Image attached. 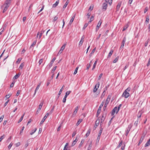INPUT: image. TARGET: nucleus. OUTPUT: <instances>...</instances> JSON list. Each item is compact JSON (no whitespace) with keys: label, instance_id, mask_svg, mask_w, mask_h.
Listing matches in <instances>:
<instances>
[{"label":"nucleus","instance_id":"obj_1","mask_svg":"<svg viewBox=\"0 0 150 150\" xmlns=\"http://www.w3.org/2000/svg\"><path fill=\"white\" fill-rule=\"evenodd\" d=\"M11 0H6L3 5L2 8H4L3 13H4L5 11H6L7 9H8V7L10 5L11 1Z\"/></svg>","mask_w":150,"mask_h":150},{"label":"nucleus","instance_id":"obj_2","mask_svg":"<svg viewBox=\"0 0 150 150\" xmlns=\"http://www.w3.org/2000/svg\"><path fill=\"white\" fill-rule=\"evenodd\" d=\"M104 102H102L101 104L100 105V106L98 108V110L97 111V114H96L97 117H98L99 116V115L100 114V112L101 110V108L102 107V106H103V105H104Z\"/></svg>","mask_w":150,"mask_h":150},{"label":"nucleus","instance_id":"obj_3","mask_svg":"<svg viewBox=\"0 0 150 150\" xmlns=\"http://www.w3.org/2000/svg\"><path fill=\"white\" fill-rule=\"evenodd\" d=\"M111 96L110 95H108V96L106 100L105 103V104L104 105V108H106L108 105V104L109 103V102L110 98H111Z\"/></svg>","mask_w":150,"mask_h":150},{"label":"nucleus","instance_id":"obj_4","mask_svg":"<svg viewBox=\"0 0 150 150\" xmlns=\"http://www.w3.org/2000/svg\"><path fill=\"white\" fill-rule=\"evenodd\" d=\"M129 96V94L126 91H125L123 93L122 96L124 97L125 98H127Z\"/></svg>","mask_w":150,"mask_h":150},{"label":"nucleus","instance_id":"obj_5","mask_svg":"<svg viewBox=\"0 0 150 150\" xmlns=\"http://www.w3.org/2000/svg\"><path fill=\"white\" fill-rule=\"evenodd\" d=\"M102 9L103 11H105L107 9L108 7V3H103V4Z\"/></svg>","mask_w":150,"mask_h":150},{"label":"nucleus","instance_id":"obj_6","mask_svg":"<svg viewBox=\"0 0 150 150\" xmlns=\"http://www.w3.org/2000/svg\"><path fill=\"white\" fill-rule=\"evenodd\" d=\"M102 22V21H101V20H100L96 27V32L98 30H99V28L100 26V25H101Z\"/></svg>","mask_w":150,"mask_h":150},{"label":"nucleus","instance_id":"obj_7","mask_svg":"<svg viewBox=\"0 0 150 150\" xmlns=\"http://www.w3.org/2000/svg\"><path fill=\"white\" fill-rule=\"evenodd\" d=\"M100 122V120L98 119L96 121V123L94 126V129H95L97 126H98Z\"/></svg>","mask_w":150,"mask_h":150},{"label":"nucleus","instance_id":"obj_8","mask_svg":"<svg viewBox=\"0 0 150 150\" xmlns=\"http://www.w3.org/2000/svg\"><path fill=\"white\" fill-rule=\"evenodd\" d=\"M55 59H56V58L54 57L51 61L50 63V64H49V67L50 68L52 66V64H53V63H54V62L55 61Z\"/></svg>","mask_w":150,"mask_h":150},{"label":"nucleus","instance_id":"obj_9","mask_svg":"<svg viewBox=\"0 0 150 150\" xmlns=\"http://www.w3.org/2000/svg\"><path fill=\"white\" fill-rule=\"evenodd\" d=\"M78 110V107L77 106L76 107V108H75V110L73 112V114L72 115L73 116H75L76 115V113Z\"/></svg>","mask_w":150,"mask_h":150},{"label":"nucleus","instance_id":"obj_10","mask_svg":"<svg viewBox=\"0 0 150 150\" xmlns=\"http://www.w3.org/2000/svg\"><path fill=\"white\" fill-rule=\"evenodd\" d=\"M40 84H41L40 83H39V84H38V85L37 86V87L35 91V92H34V94L33 95L34 96L35 95L36 91L39 89L40 88Z\"/></svg>","mask_w":150,"mask_h":150},{"label":"nucleus","instance_id":"obj_11","mask_svg":"<svg viewBox=\"0 0 150 150\" xmlns=\"http://www.w3.org/2000/svg\"><path fill=\"white\" fill-rule=\"evenodd\" d=\"M105 117H104L103 115L102 117H99L98 118V119L101 120V123H102L105 120Z\"/></svg>","mask_w":150,"mask_h":150},{"label":"nucleus","instance_id":"obj_12","mask_svg":"<svg viewBox=\"0 0 150 150\" xmlns=\"http://www.w3.org/2000/svg\"><path fill=\"white\" fill-rule=\"evenodd\" d=\"M92 141H91L87 148V150H90L92 147Z\"/></svg>","mask_w":150,"mask_h":150},{"label":"nucleus","instance_id":"obj_13","mask_svg":"<svg viewBox=\"0 0 150 150\" xmlns=\"http://www.w3.org/2000/svg\"><path fill=\"white\" fill-rule=\"evenodd\" d=\"M59 0H57L56 1L55 3L53 5V8H55L58 5L59 2Z\"/></svg>","mask_w":150,"mask_h":150},{"label":"nucleus","instance_id":"obj_14","mask_svg":"<svg viewBox=\"0 0 150 150\" xmlns=\"http://www.w3.org/2000/svg\"><path fill=\"white\" fill-rule=\"evenodd\" d=\"M75 14H74V16L72 17L71 18V19L69 23V24L70 25H71L72 24V23L73 22V21L74 20V18H75Z\"/></svg>","mask_w":150,"mask_h":150},{"label":"nucleus","instance_id":"obj_15","mask_svg":"<svg viewBox=\"0 0 150 150\" xmlns=\"http://www.w3.org/2000/svg\"><path fill=\"white\" fill-rule=\"evenodd\" d=\"M84 142V140L83 139H82L80 144L79 145V148H80L81 146H83V143Z\"/></svg>","mask_w":150,"mask_h":150},{"label":"nucleus","instance_id":"obj_16","mask_svg":"<svg viewBox=\"0 0 150 150\" xmlns=\"http://www.w3.org/2000/svg\"><path fill=\"white\" fill-rule=\"evenodd\" d=\"M100 129L99 131V133L98 134V136H101V134L102 133V132H103V128L102 127H100Z\"/></svg>","mask_w":150,"mask_h":150},{"label":"nucleus","instance_id":"obj_17","mask_svg":"<svg viewBox=\"0 0 150 150\" xmlns=\"http://www.w3.org/2000/svg\"><path fill=\"white\" fill-rule=\"evenodd\" d=\"M69 145V143H67L66 144L65 146L64 147L63 150H68V146H67Z\"/></svg>","mask_w":150,"mask_h":150},{"label":"nucleus","instance_id":"obj_18","mask_svg":"<svg viewBox=\"0 0 150 150\" xmlns=\"http://www.w3.org/2000/svg\"><path fill=\"white\" fill-rule=\"evenodd\" d=\"M144 137H142L140 139V140L139 141V142L138 144V146H139L140 145V144L144 140Z\"/></svg>","mask_w":150,"mask_h":150},{"label":"nucleus","instance_id":"obj_19","mask_svg":"<svg viewBox=\"0 0 150 150\" xmlns=\"http://www.w3.org/2000/svg\"><path fill=\"white\" fill-rule=\"evenodd\" d=\"M149 145H150V138L149 139V140L146 143L145 145L144 146L145 147H146L148 146Z\"/></svg>","mask_w":150,"mask_h":150},{"label":"nucleus","instance_id":"obj_20","mask_svg":"<svg viewBox=\"0 0 150 150\" xmlns=\"http://www.w3.org/2000/svg\"><path fill=\"white\" fill-rule=\"evenodd\" d=\"M121 3H119L117 5V6L116 7V9H117V11H118L119 10L120 7L121 5Z\"/></svg>","mask_w":150,"mask_h":150},{"label":"nucleus","instance_id":"obj_21","mask_svg":"<svg viewBox=\"0 0 150 150\" xmlns=\"http://www.w3.org/2000/svg\"><path fill=\"white\" fill-rule=\"evenodd\" d=\"M126 38L125 37H124L123 38V40H122V41L121 43V45H124V44H125V43L126 41Z\"/></svg>","mask_w":150,"mask_h":150},{"label":"nucleus","instance_id":"obj_22","mask_svg":"<svg viewBox=\"0 0 150 150\" xmlns=\"http://www.w3.org/2000/svg\"><path fill=\"white\" fill-rule=\"evenodd\" d=\"M20 74L18 73L16 74V75L13 77V79H17L20 76Z\"/></svg>","mask_w":150,"mask_h":150},{"label":"nucleus","instance_id":"obj_23","mask_svg":"<svg viewBox=\"0 0 150 150\" xmlns=\"http://www.w3.org/2000/svg\"><path fill=\"white\" fill-rule=\"evenodd\" d=\"M25 114V113H24L21 116V118H20V119L18 121V123H20V122H21L22 120L23 119V117H24V116Z\"/></svg>","mask_w":150,"mask_h":150},{"label":"nucleus","instance_id":"obj_24","mask_svg":"<svg viewBox=\"0 0 150 150\" xmlns=\"http://www.w3.org/2000/svg\"><path fill=\"white\" fill-rule=\"evenodd\" d=\"M69 3V0H67L63 7V8L65 9L66 8V7L67 6V5H68V4Z\"/></svg>","mask_w":150,"mask_h":150},{"label":"nucleus","instance_id":"obj_25","mask_svg":"<svg viewBox=\"0 0 150 150\" xmlns=\"http://www.w3.org/2000/svg\"><path fill=\"white\" fill-rule=\"evenodd\" d=\"M113 51L112 50H110V52L108 54V58L110 57L112 55V53H113Z\"/></svg>","mask_w":150,"mask_h":150},{"label":"nucleus","instance_id":"obj_26","mask_svg":"<svg viewBox=\"0 0 150 150\" xmlns=\"http://www.w3.org/2000/svg\"><path fill=\"white\" fill-rule=\"evenodd\" d=\"M76 138L73 141L71 146V147L74 146L76 144L77 142V141H76Z\"/></svg>","mask_w":150,"mask_h":150},{"label":"nucleus","instance_id":"obj_27","mask_svg":"<svg viewBox=\"0 0 150 150\" xmlns=\"http://www.w3.org/2000/svg\"><path fill=\"white\" fill-rule=\"evenodd\" d=\"M71 92V91H67L64 96L67 98V96L69 95Z\"/></svg>","mask_w":150,"mask_h":150},{"label":"nucleus","instance_id":"obj_28","mask_svg":"<svg viewBox=\"0 0 150 150\" xmlns=\"http://www.w3.org/2000/svg\"><path fill=\"white\" fill-rule=\"evenodd\" d=\"M37 128H35L34 130H33L30 133V134L31 135H33L36 131Z\"/></svg>","mask_w":150,"mask_h":150},{"label":"nucleus","instance_id":"obj_29","mask_svg":"<svg viewBox=\"0 0 150 150\" xmlns=\"http://www.w3.org/2000/svg\"><path fill=\"white\" fill-rule=\"evenodd\" d=\"M84 41V40H81L80 42H79V47H81L82 45V44Z\"/></svg>","mask_w":150,"mask_h":150},{"label":"nucleus","instance_id":"obj_30","mask_svg":"<svg viewBox=\"0 0 150 150\" xmlns=\"http://www.w3.org/2000/svg\"><path fill=\"white\" fill-rule=\"evenodd\" d=\"M130 129L127 128L126 131L125 135L127 136Z\"/></svg>","mask_w":150,"mask_h":150},{"label":"nucleus","instance_id":"obj_31","mask_svg":"<svg viewBox=\"0 0 150 150\" xmlns=\"http://www.w3.org/2000/svg\"><path fill=\"white\" fill-rule=\"evenodd\" d=\"M46 119V116H44L43 119H42V120L40 122V124H42L43 122H44L45 119Z\"/></svg>","mask_w":150,"mask_h":150},{"label":"nucleus","instance_id":"obj_32","mask_svg":"<svg viewBox=\"0 0 150 150\" xmlns=\"http://www.w3.org/2000/svg\"><path fill=\"white\" fill-rule=\"evenodd\" d=\"M118 109L117 108V107H115L114 109L112 110H114L115 111L116 113L117 114L119 111H118Z\"/></svg>","mask_w":150,"mask_h":150},{"label":"nucleus","instance_id":"obj_33","mask_svg":"<svg viewBox=\"0 0 150 150\" xmlns=\"http://www.w3.org/2000/svg\"><path fill=\"white\" fill-rule=\"evenodd\" d=\"M66 45L67 44L66 43H64L62 47H61L60 50L63 51L65 48V47Z\"/></svg>","mask_w":150,"mask_h":150},{"label":"nucleus","instance_id":"obj_34","mask_svg":"<svg viewBox=\"0 0 150 150\" xmlns=\"http://www.w3.org/2000/svg\"><path fill=\"white\" fill-rule=\"evenodd\" d=\"M91 132V130L90 129L88 130L87 133L86 134V137H87L89 135Z\"/></svg>","mask_w":150,"mask_h":150},{"label":"nucleus","instance_id":"obj_35","mask_svg":"<svg viewBox=\"0 0 150 150\" xmlns=\"http://www.w3.org/2000/svg\"><path fill=\"white\" fill-rule=\"evenodd\" d=\"M82 119H79V120L77 121V123H76V125L77 126H78L82 121Z\"/></svg>","mask_w":150,"mask_h":150},{"label":"nucleus","instance_id":"obj_36","mask_svg":"<svg viewBox=\"0 0 150 150\" xmlns=\"http://www.w3.org/2000/svg\"><path fill=\"white\" fill-rule=\"evenodd\" d=\"M36 43V41H34L30 47V48H32Z\"/></svg>","mask_w":150,"mask_h":150},{"label":"nucleus","instance_id":"obj_37","mask_svg":"<svg viewBox=\"0 0 150 150\" xmlns=\"http://www.w3.org/2000/svg\"><path fill=\"white\" fill-rule=\"evenodd\" d=\"M97 61L96 60L95 62L93 65V67L92 69V70H93L94 69V68H95L96 64H97Z\"/></svg>","mask_w":150,"mask_h":150},{"label":"nucleus","instance_id":"obj_38","mask_svg":"<svg viewBox=\"0 0 150 150\" xmlns=\"http://www.w3.org/2000/svg\"><path fill=\"white\" fill-rule=\"evenodd\" d=\"M119 57L118 56H117V57H116L115 59L113 60V63H116L117 61H118V60L119 59Z\"/></svg>","mask_w":150,"mask_h":150},{"label":"nucleus","instance_id":"obj_39","mask_svg":"<svg viewBox=\"0 0 150 150\" xmlns=\"http://www.w3.org/2000/svg\"><path fill=\"white\" fill-rule=\"evenodd\" d=\"M94 16H91V17L89 21L88 22V23L91 22L93 20Z\"/></svg>","mask_w":150,"mask_h":150},{"label":"nucleus","instance_id":"obj_40","mask_svg":"<svg viewBox=\"0 0 150 150\" xmlns=\"http://www.w3.org/2000/svg\"><path fill=\"white\" fill-rule=\"evenodd\" d=\"M105 3H108L110 5H111L112 3V0H108L107 1V2H106Z\"/></svg>","mask_w":150,"mask_h":150},{"label":"nucleus","instance_id":"obj_41","mask_svg":"<svg viewBox=\"0 0 150 150\" xmlns=\"http://www.w3.org/2000/svg\"><path fill=\"white\" fill-rule=\"evenodd\" d=\"M119 142H120L119 144L118 145V146L117 147V148H119L122 145V140H120Z\"/></svg>","mask_w":150,"mask_h":150},{"label":"nucleus","instance_id":"obj_42","mask_svg":"<svg viewBox=\"0 0 150 150\" xmlns=\"http://www.w3.org/2000/svg\"><path fill=\"white\" fill-rule=\"evenodd\" d=\"M139 121L137 119L134 122V125L136 127H137V126L138 122Z\"/></svg>","mask_w":150,"mask_h":150},{"label":"nucleus","instance_id":"obj_43","mask_svg":"<svg viewBox=\"0 0 150 150\" xmlns=\"http://www.w3.org/2000/svg\"><path fill=\"white\" fill-rule=\"evenodd\" d=\"M78 69H79V67H76V69L75 70V71L74 73V74H76L77 73Z\"/></svg>","mask_w":150,"mask_h":150},{"label":"nucleus","instance_id":"obj_44","mask_svg":"<svg viewBox=\"0 0 150 150\" xmlns=\"http://www.w3.org/2000/svg\"><path fill=\"white\" fill-rule=\"evenodd\" d=\"M57 67V66H55V67H54L53 69L52 70V71H51L52 73H54V71L56 69Z\"/></svg>","mask_w":150,"mask_h":150},{"label":"nucleus","instance_id":"obj_45","mask_svg":"<svg viewBox=\"0 0 150 150\" xmlns=\"http://www.w3.org/2000/svg\"><path fill=\"white\" fill-rule=\"evenodd\" d=\"M98 88V87L97 88L96 86H95L93 91V92L94 93H95V92H96Z\"/></svg>","mask_w":150,"mask_h":150},{"label":"nucleus","instance_id":"obj_46","mask_svg":"<svg viewBox=\"0 0 150 150\" xmlns=\"http://www.w3.org/2000/svg\"><path fill=\"white\" fill-rule=\"evenodd\" d=\"M149 41H150V40L149 38L148 39L147 41H146V43L144 45L145 47H146L147 46L148 43L149 42Z\"/></svg>","mask_w":150,"mask_h":150},{"label":"nucleus","instance_id":"obj_47","mask_svg":"<svg viewBox=\"0 0 150 150\" xmlns=\"http://www.w3.org/2000/svg\"><path fill=\"white\" fill-rule=\"evenodd\" d=\"M88 23H85L83 28V30H84L86 29V28L88 26Z\"/></svg>","mask_w":150,"mask_h":150},{"label":"nucleus","instance_id":"obj_48","mask_svg":"<svg viewBox=\"0 0 150 150\" xmlns=\"http://www.w3.org/2000/svg\"><path fill=\"white\" fill-rule=\"evenodd\" d=\"M24 127L23 126L22 127V129L20 131V134L21 135H22L21 134L23 133V130L24 129Z\"/></svg>","mask_w":150,"mask_h":150},{"label":"nucleus","instance_id":"obj_49","mask_svg":"<svg viewBox=\"0 0 150 150\" xmlns=\"http://www.w3.org/2000/svg\"><path fill=\"white\" fill-rule=\"evenodd\" d=\"M63 86L61 88L60 90V91H59V92L58 94L59 96L61 94L62 91H63Z\"/></svg>","mask_w":150,"mask_h":150},{"label":"nucleus","instance_id":"obj_50","mask_svg":"<svg viewBox=\"0 0 150 150\" xmlns=\"http://www.w3.org/2000/svg\"><path fill=\"white\" fill-rule=\"evenodd\" d=\"M128 27V26L127 25H125L124 26V28L122 30V31H124L126 29H127V28Z\"/></svg>","mask_w":150,"mask_h":150},{"label":"nucleus","instance_id":"obj_51","mask_svg":"<svg viewBox=\"0 0 150 150\" xmlns=\"http://www.w3.org/2000/svg\"><path fill=\"white\" fill-rule=\"evenodd\" d=\"M62 123H61L60 124L59 126V127H58L57 129V131H60L61 128V127L62 126Z\"/></svg>","mask_w":150,"mask_h":150},{"label":"nucleus","instance_id":"obj_52","mask_svg":"<svg viewBox=\"0 0 150 150\" xmlns=\"http://www.w3.org/2000/svg\"><path fill=\"white\" fill-rule=\"evenodd\" d=\"M54 106H53L52 109H51V110L50 111V113H49L50 114H51L52 113V112H53V111L54 110Z\"/></svg>","mask_w":150,"mask_h":150},{"label":"nucleus","instance_id":"obj_53","mask_svg":"<svg viewBox=\"0 0 150 150\" xmlns=\"http://www.w3.org/2000/svg\"><path fill=\"white\" fill-rule=\"evenodd\" d=\"M43 59H40L39 62V65H40L41 63L43 62Z\"/></svg>","mask_w":150,"mask_h":150},{"label":"nucleus","instance_id":"obj_54","mask_svg":"<svg viewBox=\"0 0 150 150\" xmlns=\"http://www.w3.org/2000/svg\"><path fill=\"white\" fill-rule=\"evenodd\" d=\"M132 126V124H130L128 126V127L127 128L129 129H131Z\"/></svg>","mask_w":150,"mask_h":150},{"label":"nucleus","instance_id":"obj_55","mask_svg":"<svg viewBox=\"0 0 150 150\" xmlns=\"http://www.w3.org/2000/svg\"><path fill=\"white\" fill-rule=\"evenodd\" d=\"M148 8L147 7H145V8L144 9V13H146L147 11H148Z\"/></svg>","mask_w":150,"mask_h":150},{"label":"nucleus","instance_id":"obj_56","mask_svg":"<svg viewBox=\"0 0 150 150\" xmlns=\"http://www.w3.org/2000/svg\"><path fill=\"white\" fill-rule=\"evenodd\" d=\"M105 92L104 91H103V93H102V95L101 96V98H103V97L104 96H105Z\"/></svg>","mask_w":150,"mask_h":150},{"label":"nucleus","instance_id":"obj_57","mask_svg":"<svg viewBox=\"0 0 150 150\" xmlns=\"http://www.w3.org/2000/svg\"><path fill=\"white\" fill-rule=\"evenodd\" d=\"M24 64L23 63H22L21 64V65H20V66L19 67V68L20 69H22L23 68V67L24 66Z\"/></svg>","mask_w":150,"mask_h":150},{"label":"nucleus","instance_id":"obj_58","mask_svg":"<svg viewBox=\"0 0 150 150\" xmlns=\"http://www.w3.org/2000/svg\"><path fill=\"white\" fill-rule=\"evenodd\" d=\"M4 117V115H2L0 117V122H1L2 121Z\"/></svg>","mask_w":150,"mask_h":150},{"label":"nucleus","instance_id":"obj_59","mask_svg":"<svg viewBox=\"0 0 150 150\" xmlns=\"http://www.w3.org/2000/svg\"><path fill=\"white\" fill-rule=\"evenodd\" d=\"M5 137V135L4 134L0 138V142Z\"/></svg>","mask_w":150,"mask_h":150},{"label":"nucleus","instance_id":"obj_60","mask_svg":"<svg viewBox=\"0 0 150 150\" xmlns=\"http://www.w3.org/2000/svg\"><path fill=\"white\" fill-rule=\"evenodd\" d=\"M149 20V17H147L146 18V21H145L146 23H148Z\"/></svg>","mask_w":150,"mask_h":150},{"label":"nucleus","instance_id":"obj_61","mask_svg":"<svg viewBox=\"0 0 150 150\" xmlns=\"http://www.w3.org/2000/svg\"><path fill=\"white\" fill-rule=\"evenodd\" d=\"M22 59V58H19L18 59H17L16 62V63H20V61H21Z\"/></svg>","mask_w":150,"mask_h":150},{"label":"nucleus","instance_id":"obj_62","mask_svg":"<svg viewBox=\"0 0 150 150\" xmlns=\"http://www.w3.org/2000/svg\"><path fill=\"white\" fill-rule=\"evenodd\" d=\"M66 98H67V97L64 96V97L62 100V102L63 103H65L66 102Z\"/></svg>","mask_w":150,"mask_h":150},{"label":"nucleus","instance_id":"obj_63","mask_svg":"<svg viewBox=\"0 0 150 150\" xmlns=\"http://www.w3.org/2000/svg\"><path fill=\"white\" fill-rule=\"evenodd\" d=\"M100 136H98L97 139L96 141L97 142H98L100 139Z\"/></svg>","mask_w":150,"mask_h":150},{"label":"nucleus","instance_id":"obj_64","mask_svg":"<svg viewBox=\"0 0 150 150\" xmlns=\"http://www.w3.org/2000/svg\"><path fill=\"white\" fill-rule=\"evenodd\" d=\"M11 96V94H8V95H6L5 97L6 98V99L8 98L10 96Z\"/></svg>","mask_w":150,"mask_h":150}]
</instances>
